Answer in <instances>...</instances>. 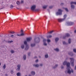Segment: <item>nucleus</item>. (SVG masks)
<instances>
[{
	"mask_svg": "<svg viewBox=\"0 0 76 76\" xmlns=\"http://www.w3.org/2000/svg\"><path fill=\"white\" fill-rule=\"evenodd\" d=\"M74 32L75 33H76V30H75V31H74Z\"/></svg>",
	"mask_w": 76,
	"mask_h": 76,
	"instance_id": "69168bd1",
	"label": "nucleus"
},
{
	"mask_svg": "<svg viewBox=\"0 0 76 76\" xmlns=\"http://www.w3.org/2000/svg\"><path fill=\"white\" fill-rule=\"evenodd\" d=\"M47 41L48 42V43L50 42H51V40H50V39H48L47 40Z\"/></svg>",
	"mask_w": 76,
	"mask_h": 76,
	"instance_id": "58836bf2",
	"label": "nucleus"
},
{
	"mask_svg": "<svg viewBox=\"0 0 76 76\" xmlns=\"http://www.w3.org/2000/svg\"><path fill=\"white\" fill-rule=\"evenodd\" d=\"M26 40L27 41V42H29L31 41L32 39V38L31 37H29V38H26Z\"/></svg>",
	"mask_w": 76,
	"mask_h": 76,
	"instance_id": "1a4fd4ad",
	"label": "nucleus"
},
{
	"mask_svg": "<svg viewBox=\"0 0 76 76\" xmlns=\"http://www.w3.org/2000/svg\"><path fill=\"white\" fill-rule=\"evenodd\" d=\"M56 42H57L59 40V38L57 37L55 39Z\"/></svg>",
	"mask_w": 76,
	"mask_h": 76,
	"instance_id": "2eb2a0df",
	"label": "nucleus"
},
{
	"mask_svg": "<svg viewBox=\"0 0 76 76\" xmlns=\"http://www.w3.org/2000/svg\"><path fill=\"white\" fill-rule=\"evenodd\" d=\"M17 75L18 76H19V72L17 73Z\"/></svg>",
	"mask_w": 76,
	"mask_h": 76,
	"instance_id": "603ef678",
	"label": "nucleus"
},
{
	"mask_svg": "<svg viewBox=\"0 0 76 76\" xmlns=\"http://www.w3.org/2000/svg\"><path fill=\"white\" fill-rule=\"evenodd\" d=\"M35 10L36 11H38V9Z\"/></svg>",
	"mask_w": 76,
	"mask_h": 76,
	"instance_id": "052dcab7",
	"label": "nucleus"
},
{
	"mask_svg": "<svg viewBox=\"0 0 76 76\" xmlns=\"http://www.w3.org/2000/svg\"><path fill=\"white\" fill-rule=\"evenodd\" d=\"M66 35H65L63 37V39H66Z\"/></svg>",
	"mask_w": 76,
	"mask_h": 76,
	"instance_id": "37998d69",
	"label": "nucleus"
},
{
	"mask_svg": "<svg viewBox=\"0 0 76 76\" xmlns=\"http://www.w3.org/2000/svg\"><path fill=\"white\" fill-rule=\"evenodd\" d=\"M71 42H72V41L71 40V39H69L68 40V43L69 44H71Z\"/></svg>",
	"mask_w": 76,
	"mask_h": 76,
	"instance_id": "f3484780",
	"label": "nucleus"
},
{
	"mask_svg": "<svg viewBox=\"0 0 76 76\" xmlns=\"http://www.w3.org/2000/svg\"><path fill=\"white\" fill-rule=\"evenodd\" d=\"M47 5L43 7V8L44 9H45L47 8Z\"/></svg>",
	"mask_w": 76,
	"mask_h": 76,
	"instance_id": "473e14b6",
	"label": "nucleus"
},
{
	"mask_svg": "<svg viewBox=\"0 0 76 76\" xmlns=\"http://www.w3.org/2000/svg\"><path fill=\"white\" fill-rule=\"evenodd\" d=\"M54 50H55V51H57V52H59V49H58V48H56V49H54Z\"/></svg>",
	"mask_w": 76,
	"mask_h": 76,
	"instance_id": "4be33fe9",
	"label": "nucleus"
},
{
	"mask_svg": "<svg viewBox=\"0 0 76 76\" xmlns=\"http://www.w3.org/2000/svg\"><path fill=\"white\" fill-rule=\"evenodd\" d=\"M23 57L24 60H26V55L25 54L24 55Z\"/></svg>",
	"mask_w": 76,
	"mask_h": 76,
	"instance_id": "4468645a",
	"label": "nucleus"
},
{
	"mask_svg": "<svg viewBox=\"0 0 76 76\" xmlns=\"http://www.w3.org/2000/svg\"><path fill=\"white\" fill-rule=\"evenodd\" d=\"M16 3L18 5H19V1H17Z\"/></svg>",
	"mask_w": 76,
	"mask_h": 76,
	"instance_id": "8fccbe9b",
	"label": "nucleus"
},
{
	"mask_svg": "<svg viewBox=\"0 0 76 76\" xmlns=\"http://www.w3.org/2000/svg\"><path fill=\"white\" fill-rule=\"evenodd\" d=\"M41 38H42V39H44V37H42V36H41Z\"/></svg>",
	"mask_w": 76,
	"mask_h": 76,
	"instance_id": "bf43d9fd",
	"label": "nucleus"
},
{
	"mask_svg": "<svg viewBox=\"0 0 76 76\" xmlns=\"http://www.w3.org/2000/svg\"><path fill=\"white\" fill-rule=\"evenodd\" d=\"M70 4L71 5H72V4H76V2H73V1H71L70 2Z\"/></svg>",
	"mask_w": 76,
	"mask_h": 76,
	"instance_id": "dca6fc26",
	"label": "nucleus"
},
{
	"mask_svg": "<svg viewBox=\"0 0 76 76\" xmlns=\"http://www.w3.org/2000/svg\"><path fill=\"white\" fill-rule=\"evenodd\" d=\"M17 67H18V68L17 69V71H19V64H18V65Z\"/></svg>",
	"mask_w": 76,
	"mask_h": 76,
	"instance_id": "c756f323",
	"label": "nucleus"
},
{
	"mask_svg": "<svg viewBox=\"0 0 76 76\" xmlns=\"http://www.w3.org/2000/svg\"><path fill=\"white\" fill-rule=\"evenodd\" d=\"M31 74L32 75H35V72L34 71H32L31 72Z\"/></svg>",
	"mask_w": 76,
	"mask_h": 76,
	"instance_id": "aec40b11",
	"label": "nucleus"
},
{
	"mask_svg": "<svg viewBox=\"0 0 76 76\" xmlns=\"http://www.w3.org/2000/svg\"><path fill=\"white\" fill-rule=\"evenodd\" d=\"M20 32L21 33H23V30H22V29L20 30Z\"/></svg>",
	"mask_w": 76,
	"mask_h": 76,
	"instance_id": "3c124183",
	"label": "nucleus"
},
{
	"mask_svg": "<svg viewBox=\"0 0 76 76\" xmlns=\"http://www.w3.org/2000/svg\"><path fill=\"white\" fill-rule=\"evenodd\" d=\"M25 50L26 51H27V50H28L29 49V46H28V45H27L26 46V48H25Z\"/></svg>",
	"mask_w": 76,
	"mask_h": 76,
	"instance_id": "ddd939ff",
	"label": "nucleus"
},
{
	"mask_svg": "<svg viewBox=\"0 0 76 76\" xmlns=\"http://www.w3.org/2000/svg\"><path fill=\"white\" fill-rule=\"evenodd\" d=\"M71 9L74 10L75 9V6L73 5H71Z\"/></svg>",
	"mask_w": 76,
	"mask_h": 76,
	"instance_id": "9b49d317",
	"label": "nucleus"
},
{
	"mask_svg": "<svg viewBox=\"0 0 76 76\" xmlns=\"http://www.w3.org/2000/svg\"><path fill=\"white\" fill-rule=\"evenodd\" d=\"M21 47L22 49H23V48H24L25 47V46L24 45H21Z\"/></svg>",
	"mask_w": 76,
	"mask_h": 76,
	"instance_id": "e433bc0d",
	"label": "nucleus"
},
{
	"mask_svg": "<svg viewBox=\"0 0 76 76\" xmlns=\"http://www.w3.org/2000/svg\"><path fill=\"white\" fill-rule=\"evenodd\" d=\"M17 36H18L19 37V34H17Z\"/></svg>",
	"mask_w": 76,
	"mask_h": 76,
	"instance_id": "338daca9",
	"label": "nucleus"
},
{
	"mask_svg": "<svg viewBox=\"0 0 76 76\" xmlns=\"http://www.w3.org/2000/svg\"><path fill=\"white\" fill-rule=\"evenodd\" d=\"M41 39L39 37L34 38V41L35 43H39Z\"/></svg>",
	"mask_w": 76,
	"mask_h": 76,
	"instance_id": "20e7f679",
	"label": "nucleus"
},
{
	"mask_svg": "<svg viewBox=\"0 0 76 76\" xmlns=\"http://www.w3.org/2000/svg\"><path fill=\"white\" fill-rule=\"evenodd\" d=\"M13 5L12 4H11L10 5V8L11 9H13Z\"/></svg>",
	"mask_w": 76,
	"mask_h": 76,
	"instance_id": "cd10ccee",
	"label": "nucleus"
},
{
	"mask_svg": "<svg viewBox=\"0 0 76 76\" xmlns=\"http://www.w3.org/2000/svg\"><path fill=\"white\" fill-rule=\"evenodd\" d=\"M49 56L48 55V54H47L46 55H45V57L46 58H48Z\"/></svg>",
	"mask_w": 76,
	"mask_h": 76,
	"instance_id": "b1692460",
	"label": "nucleus"
},
{
	"mask_svg": "<svg viewBox=\"0 0 76 76\" xmlns=\"http://www.w3.org/2000/svg\"><path fill=\"white\" fill-rule=\"evenodd\" d=\"M66 69L65 71L66 74H68L69 75H71V73H74V71L71 69L70 67V63L69 62H67L66 65Z\"/></svg>",
	"mask_w": 76,
	"mask_h": 76,
	"instance_id": "f257e3e1",
	"label": "nucleus"
},
{
	"mask_svg": "<svg viewBox=\"0 0 76 76\" xmlns=\"http://www.w3.org/2000/svg\"><path fill=\"white\" fill-rule=\"evenodd\" d=\"M69 59L70 60V63H71V65L72 67H74V62H75V58H69Z\"/></svg>",
	"mask_w": 76,
	"mask_h": 76,
	"instance_id": "7ed1b4c3",
	"label": "nucleus"
},
{
	"mask_svg": "<svg viewBox=\"0 0 76 76\" xmlns=\"http://www.w3.org/2000/svg\"><path fill=\"white\" fill-rule=\"evenodd\" d=\"M25 35V34H23V33H21V34L19 35L20 37L21 36L22 37H23V36H24Z\"/></svg>",
	"mask_w": 76,
	"mask_h": 76,
	"instance_id": "412c9836",
	"label": "nucleus"
},
{
	"mask_svg": "<svg viewBox=\"0 0 76 76\" xmlns=\"http://www.w3.org/2000/svg\"><path fill=\"white\" fill-rule=\"evenodd\" d=\"M13 70H12L10 71L11 73L13 74V73H15V72L13 71Z\"/></svg>",
	"mask_w": 76,
	"mask_h": 76,
	"instance_id": "7c9ffc66",
	"label": "nucleus"
},
{
	"mask_svg": "<svg viewBox=\"0 0 76 76\" xmlns=\"http://www.w3.org/2000/svg\"><path fill=\"white\" fill-rule=\"evenodd\" d=\"M58 12L56 13V15L58 16V15H62V12L63 11L61 9H59L58 10Z\"/></svg>",
	"mask_w": 76,
	"mask_h": 76,
	"instance_id": "39448f33",
	"label": "nucleus"
},
{
	"mask_svg": "<svg viewBox=\"0 0 76 76\" xmlns=\"http://www.w3.org/2000/svg\"><path fill=\"white\" fill-rule=\"evenodd\" d=\"M63 44H64V45H68V43H66V42H65V41L63 42Z\"/></svg>",
	"mask_w": 76,
	"mask_h": 76,
	"instance_id": "393cba45",
	"label": "nucleus"
},
{
	"mask_svg": "<svg viewBox=\"0 0 76 76\" xmlns=\"http://www.w3.org/2000/svg\"><path fill=\"white\" fill-rule=\"evenodd\" d=\"M39 61V60H38V59H37L35 61V63H37L38 62V61Z\"/></svg>",
	"mask_w": 76,
	"mask_h": 76,
	"instance_id": "49530a36",
	"label": "nucleus"
},
{
	"mask_svg": "<svg viewBox=\"0 0 76 76\" xmlns=\"http://www.w3.org/2000/svg\"><path fill=\"white\" fill-rule=\"evenodd\" d=\"M24 3V1L21 0V2H20V4H23Z\"/></svg>",
	"mask_w": 76,
	"mask_h": 76,
	"instance_id": "c85d7f7f",
	"label": "nucleus"
},
{
	"mask_svg": "<svg viewBox=\"0 0 76 76\" xmlns=\"http://www.w3.org/2000/svg\"><path fill=\"white\" fill-rule=\"evenodd\" d=\"M38 58L37 56H35L34 57V58L36 59V58Z\"/></svg>",
	"mask_w": 76,
	"mask_h": 76,
	"instance_id": "6e6d98bb",
	"label": "nucleus"
},
{
	"mask_svg": "<svg viewBox=\"0 0 76 76\" xmlns=\"http://www.w3.org/2000/svg\"><path fill=\"white\" fill-rule=\"evenodd\" d=\"M36 5H33L32 6V7H31V9L32 10H33V11H34L35 9V8H36Z\"/></svg>",
	"mask_w": 76,
	"mask_h": 76,
	"instance_id": "0eeeda50",
	"label": "nucleus"
},
{
	"mask_svg": "<svg viewBox=\"0 0 76 76\" xmlns=\"http://www.w3.org/2000/svg\"><path fill=\"white\" fill-rule=\"evenodd\" d=\"M68 54L71 56V57H73L74 56V54L72 52H69L68 53Z\"/></svg>",
	"mask_w": 76,
	"mask_h": 76,
	"instance_id": "6e6552de",
	"label": "nucleus"
},
{
	"mask_svg": "<svg viewBox=\"0 0 76 76\" xmlns=\"http://www.w3.org/2000/svg\"><path fill=\"white\" fill-rule=\"evenodd\" d=\"M13 37H14V35H11V38H13Z\"/></svg>",
	"mask_w": 76,
	"mask_h": 76,
	"instance_id": "864d4df0",
	"label": "nucleus"
},
{
	"mask_svg": "<svg viewBox=\"0 0 76 76\" xmlns=\"http://www.w3.org/2000/svg\"><path fill=\"white\" fill-rule=\"evenodd\" d=\"M6 64H5L3 66V69H6Z\"/></svg>",
	"mask_w": 76,
	"mask_h": 76,
	"instance_id": "c9c22d12",
	"label": "nucleus"
},
{
	"mask_svg": "<svg viewBox=\"0 0 76 76\" xmlns=\"http://www.w3.org/2000/svg\"><path fill=\"white\" fill-rule=\"evenodd\" d=\"M67 63V62L66 61H64L63 63V65H64V66H66V65Z\"/></svg>",
	"mask_w": 76,
	"mask_h": 76,
	"instance_id": "a211bd4d",
	"label": "nucleus"
},
{
	"mask_svg": "<svg viewBox=\"0 0 76 76\" xmlns=\"http://www.w3.org/2000/svg\"><path fill=\"white\" fill-rule=\"evenodd\" d=\"M52 37V36L51 35H50L49 36H47V38L48 39V38H50Z\"/></svg>",
	"mask_w": 76,
	"mask_h": 76,
	"instance_id": "5701e85b",
	"label": "nucleus"
},
{
	"mask_svg": "<svg viewBox=\"0 0 76 76\" xmlns=\"http://www.w3.org/2000/svg\"><path fill=\"white\" fill-rule=\"evenodd\" d=\"M13 40L9 41H8V43H12V42H13Z\"/></svg>",
	"mask_w": 76,
	"mask_h": 76,
	"instance_id": "79ce46f5",
	"label": "nucleus"
},
{
	"mask_svg": "<svg viewBox=\"0 0 76 76\" xmlns=\"http://www.w3.org/2000/svg\"><path fill=\"white\" fill-rule=\"evenodd\" d=\"M46 41H47V40H46L45 39H44L43 40V42H46Z\"/></svg>",
	"mask_w": 76,
	"mask_h": 76,
	"instance_id": "72a5a7b5",
	"label": "nucleus"
},
{
	"mask_svg": "<svg viewBox=\"0 0 76 76\" xmlns=\"http://www.w3.org/2000/svg\"><path fill=\"white\" fill-rule=\"evenodd\" d=\"M49 8L50 9H52V8H53V6H51L49 7Z\"/></svg>",
	"mask_w": 76,
	"mask_h": 76,
	"instance_id": "5fc2aeb1",
	"label": "nucleus"
},
{
	"mask_svg": "<svg viewBox=\"0 0 76 76\" xmlns=\"http://www.w3.org/2000/svg\"><path fill=\"white\" fill-rule=\"evenodd\" d=\"M5 76H7V74H5Z\"/></svg>",
	"mask_w": 76,
	"mask_h": 76,
	"instance_id": "774afa93",
	"label": "nucleus"
},
{
	"mask_svg": "<svg viewBox=\"0 0 76 76\" xmlns=\"http://www.w3.org/2000/svg\"><path fill=\"white\" fill-rule=\"evenodd\" d=\"M20 67H21V66H20V65H19V70H20Z\"/></svg>",
	"mask_w": 76,
	"mask_h": 76,
	"instance_id": "680f3d73",
	"label": "nucleus"
},
{
	"mask_svg": "<svg viewBox=\"0 0 76 76\" xmlns=\"http://www.w3.org/2000/svg\"><path fill=\"white\" fill-rule=\"evenodd\" d=\"M66 24L68 26H72V25H73L74 23L73 22H68L66 23Z\"/></svg>",
	"mask_w": 76,
	"mask_h": 76,
	"instance_id": "423d86ee",
	"label": "nucleus"
},
{
	"mask_svg": "<svg viewBox=\"0 0 76 76\" xmlns=\"http://www.w3.org/2000/svg\"><path fill=\"white\" fill-rule=\"evenodd\" d=\"M63 5H64V3H61V4H60V6H63Z\"/></svg>",
	"mask_w": 76,
	"mask_h": 76,
	"instance_id": "de8ad7c7",
	"label": "nucleus"
},
{
	"mask_svg": "<svg viewBox=\"0 0 76 76\" xmlns=\"http://www.w3.org/2000/svg\"><path fill=\"white\" fill-rule=\"evenodd\" d=\"M64 9L65 10L66 12H68L69 10L68 9H67V8H64Z\"/></svg>",
	"mask_w": 76,
	"mask_h": 76,
	"instance_id": "a878e982",
	"label": "nucleus"
},
{
	"mask_svg": "<svg viewBox=\"0 0 76 76\" xmlns=\"http://www.w3.org/2000/svg\"><path fill=\"white\" fill-rule=\"evenodd\" d=\"M28 76H32V75L30 74Z\"/></svg>",
	"mask_w": 76,
	"mask_h": 76,
	"instance_id": "0e129e2a",
	"label": "nucleus"
},
{
	"mask_svg": "<svg viewBox=\"0 0 76 76\" xmlns=\"http://www.w3.org/2000/svg\"><path fill=\"white\" fill-rule=\"evenodd\" d=\"M66 36L67 37H69V36H70V34H69L68 33H67L66 34Z\"/></svg>",
	"mask_w": 76,
	"mask_h": 76,
	"instance_id": "2f4dec72",
	"label": "nucleus"
},
{
	"mask_svg": "<svg viewBox=\"0 0 76 76\" xmlns=\"http://www.w3.org/2000/svg\"><path fill=\"white\" fill-rule=\"evenodd\" d=\"M21 76V74L20 73H19V76Z\"/></svg>",
	"mask_w": 76,
	"mask_h": 76,
	"instance_id": "e2e57ef3",
	"label": "nucleus"
},
{
	"mask_svg": "<svg viewBox=\"0 0 76 76\" xmlns=\"http://www.w3.org/2000/svg\"><path fill=\"white\" fill-rule=\"evenodd\" d=\"M53 32H54V31H50V32H49V34H52V33Z\"/></svg>",
	"mask_w": 76,
	"mask_h": 76,
	"instance_id": "09e8293b",
	"label": "nucleus"
},
{
	"mask_svg": "<svg viewBox=\"0 0 76 76\" xmlns=\"http://www.w3.org/2000/svg\"><path fill=\"white\" fill-rule=\"evenodd\" d=\"M10 33H11V34H13V33H15V32H12L11 31H10Z\"/></svg>",
	"mask_w": 76,
	"mask_h": 76,
	"instance_id": "4d7b16f0",
	"label": "nucleus"
},
{
	"mask_svg": "<svg viewBox=\"0 0 76 76\" xmlns=\"http://www.w3.org/2000/svg\"><path fill=\"white\" fill-rule=\"evenodd\" d=\"M10 52L11 53H12V54H13V53H15V51H13V50H11L10 51Z\"/></svg>",
	"mask_w": 76,
	"mask_h": 76,
	"instance_id": "f704fd0d",
	"label": "nucleus"
},
{
	"mask_svg": "<svg viewBox=\"0 0 76 76\" xmlns=\"http://www.w3.org/2000/svg\"><path fill=\"white\" fill-rule=\"evenodd\" d=\"M43 43L44 45H45V46H47V44L46 43V42H43Z\"/></svg>",
	"mask_w": 76,
	"mask_h": 76,
	"instance_id": "a19ab883",
	"label": "nucleus"
},
{
	"mask_svg": "<svg viewBox=\"0 0 76 76\" xmlns=\"http://www.w3.org/2000/svg\"><path fill=\"white\" fill-rule=\"evenodd\" d=\"M34 67H39V65L38 64H34L33 65Z\"/></svg>",
	"mask_w": 76,
	"mask_h": 76,
	"instance_id": "9d476101",
	"label": "nucleus"
},
{
	"mask_svg": "<svg viewBox=\"0 0 76 76\" xmlns=\"http://www.w3.org/2000/svg\"><path fill=\"white\" fill-rule=\"evenodd\" d=\"M31 47H34L35 46V44L33 43L31 44Z\"/></svg>",
	"mask_w": 76,
	"mask_h": 76,
	"instance_id": "6ab92c4d",
	"label": "nucleus"
},
{
	"mask_svg": "<svg viewBox=\"0 0 76 76\" xmlns=\"http://www.w3.org/2000/svg\"><path fill=\"white\" fill-rule=\"evenodd\" d=\"M41 67H42V66H43V64H39V65Z\"/></svg>",
	"mask_w": 76,
	"mask_h": 76,
	"instance_id": "c03bdc74",
	"label": "nucleus"
},
{
	"mask_svg": "<svg viewBox=\"0 0 76 76\" xmlns=\"http://www.w3.org/2000/svg\"><path fill=\"white\" fill-rule=\"evenodd\" d=\"M73 51L74 53H76V49H73Z\"/></svg>",
	"mask_w": 76,
	"mask_h": 76,
	"instance_id": "ea45409f",
	"label": "nucleus"
},
{
	"mask_svg": "<svg viewBox=\"0 0 76 76\" xmlns=\"http://www.w3.org/2000/svg\"><path fill=\"white\" fill-rule=\"evenodd\" d=\"M6 20H4L3 21V23H4V22H6Z\"/></svg>",
	"mask_w": 76,
	"mask_h": 76,
	"instance_id": "13d9d810",
	"label": "nucleus"
},
{
	"mask_svg": "<svg viewBox=\"0 0 76 76\" xmlns=\"http://www.w3.org/2000/svg\"><path fill=\"white\" fill-rule=\"evenodd\" d=\"M61 68L62 69H64V66H63V65H61Z\"/></svg>",
	"mask_w": 76,
	"mask_h": 76,
	"instance_id": "4c0bfd02",
	"label": "nucleus"
},
{
	"mask_svg": "<svg viewBox=\"0 0 76 76\" xmlns=\"http://www.w3.org/2000/svg\"><path fill=\"white\" fill-rule=\"evenodd\" d=\"M67 17V15L65 14L64 15V18L63 19H58V22H63V21H64L65 20H66V19Z\"/></svg>",
	"mask_w": 76,
	"mask_h": 76,
	"instance_id": "f03ea898",
	"label": "nucleus"
},
{
	"mask_svg": "<svg viewBox=\"0 0 76 76\" xmlns=\"http://www.w3.org/2000/svg\"><path fill=\"white\" fill-rule=\"evenodd\" d=\"M58 64H56L55 66L53 67V69H56L57 67H58Z\"/></svg>",
	"mask_w": 76,
	"mask_h": 76,
	"instance_id": "f8f14e48",
	"label": "nucleus"
},
{
	"mask_svg": "<svg viewBox=\"0 0 76 76\" xmlns=\"http://www.w3.org/2000/svg\"><path fill=\"white\" fill-rule=\"evenodd\" d=\"M31 52H29L28 53V56H31Z\"/></svg>",
	"mask_w": 76,
	"mask_h": 76,
	"instance_id": "a18cd8bd",
	"label": "nucleus"
},
{
	"mask_svg": "<svg viewBox=\"0 0 76 76\" xmlns=\"http://www.w3.org/2000/svg\"><path fill=\"white\" fill-rule=\"evenodd\" d=\"M24 44L26 45V46L28 45L27 44V42L26 41H25L24 42Z\"/></svg>",
	"mask_w": 76,
	"mask_h": 76,
	"instance_id": "bb28decb",
	"label": "nucleus"
}]
</instances>
